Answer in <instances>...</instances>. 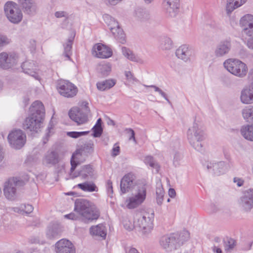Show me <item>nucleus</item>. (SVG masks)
<instances>
[{"label":"nucleus","instance_id":"f257e3e1","mask_svg":"<svg viewBox=\"0 0 253 253\" xmlns=\"http://www.w3.org/2000/svg\"><path fill=\"white\" fill-rule=\"evenodd\" d=\"M75 211L84 222L97 219L100 215V212L96 206L91 202L83 199L75 201Z\"/></svg>","mask_w":253,"mask_h":253},{"label":"nucleus","instance_id":"f03ea898","mask_svg":"<svg viewBox=\"0 0 253 253\" xmlns=\"http://www.w3.org/2000/svg\"><path fill=\"white\" fill-rule=\"evenodd\" d=\"M147 187L145 180L138 181L135 186V192L126 199V207L132 209L140 205L146 199Z\"/></svg>","mask_w":253,"mask_h":253},{"label":"nucleus","instance_id":"7ed1b4c3","mask_svg":"<svg viewBox=\"0 0 253 253\" xmlns=\"http://www.w3.org/2000/svg\"><path fill=\"white\" fill-rule=\"evenodd\" d=\"M187 138L190 145L197 151H201L203 147L202 141L205 138L204 131L197 123L189 128Z\"/></svg>","mask_w":253,"mask_h":253},{"label":"nucleus","instance_id":"20e7f679","mask_svg":"<svg viewBox=\"0 0 253 253\" xmlns=\"http://www.w3.org/2000/svg\"><path fill=\"white\" fill-rule=\"evenodd\" d=\"M223 65L231 74L239 78L245 77L248 73V69L246 64L238 59H227Z\"/></svg>","mask_w":253,"mask_h":253},{"label":"nucleus","instance_id":"39448f33","mask_svg":"<svg viewBox=\"0 0 253 253\" xmlns=\"http://www.w3.org/2000/svg\"><path fill=\"white\" fill-rule=\"evenodd\" d=\"M24 185V181L19 178H9L4 183L3 187V193L5 198L9 201H15L17 197V188Z\"/></svg>","mask_w":253,"mask_h":253},{"label":"nucleus","instance_id":"423d86ee","mask_svg":"<svg viewBox=\"0 0 253 253\" xmlns=\"http://www.w3.org/2000/svg\"><path fill=\"white\" fill-rule=\"evenodd\" d=\"M153 212H145L136 215L134 221V225L142 229L144 234L149 233L153 228Z\"/></svg>","mask_w":253,"mask_h":253},{"label":"nucleus","instance_id":"0eeeda50","mask_svg":"<svg viewBox=\"0 0 253 253\" xmlns=\"http://www.w3.org/2000/svg\"><path fill=\"white\" fill-rule=\"evenodd\" d=\"M4 12L8 20L13 24L19 23L23 18V14L17 4L12 1L7 2L4 7Z\"/></svg>","mask_w":253,"mask_h":253},{"label":"nucleus","instance_id":"6e6552de","mask_svg":"<svg viewBox=\"0 0 253 253\" xmlns=\"http://www.w3.org/2000/svg\"><path fill=\"white\" fill-rule=\"evenodd\" d=\"M182 244L177 235L174 234L164 236L159 240L161 248L167 253H170L177 249Z\"/></svg>","mask_w":253,"mask_h":253},{"label":"nucleus","instance_id":"1a4fd4ad","mask_svg":"<svg viewBox=\"0 0 253 253\" xmlns=\"http://www.w3.org/2000/svg\"><path fill=\"white\" fill-rule=\"evenodd\" d=\"M7 139L11 147L15 149H20L24 146L26 142V136L21 129H14L9 133Z\"/></svg>","mask_w":253,"mask_h":253},{"label":"nucleus","instance_id":"9d476101","mask_svg":"<svg viewBox=\"0 0 253 253\" xmlns=\"http://www.w3.org/2000/svg\"><path fill=\"white\" fill-rule=\"evenodd\" d=\"M57 88L61 95L68 98L74 97L78 91L74 84L65 80H61L58 82Z\"/></svg>","mask_w":253,"mask_h":253},{"label":"nucleus","instance_id":"9b49d317","mask_svg":"<svg viewBox=\"0 0 253 253\" xmlns=\"http://www.w3.org/2000/svg\"><path fill=\"white\" fill-rule=\"evenodd\" d=\"M19 61L18 55L14 52L0 53V68L7 69L16 65Z\"/></svg>","mask_w":253,"mask_h":253},{"label":"nucleus","instance_id":"f8f14e48","mask_svg":"<svg viewBox=\"0 0 253 253\" xmlns=\"http://www.w3.org/2000/svg\"><path fill=\"white\" fill-rule=\"evenodd\" d=\"M42 121L41 117L30 115L25 119L23 124V128L31 132H38L41 128Z\"/></svg>","mask_w":253,"mask_h":253},{"label":"nucleus","instance_id":"ddd939ff","mask_svg":"<svg viewBox=\"0 0 253 253\" xmlns=\"http://www.w3.org/2000/svg\"><path fill=\"white\" fill-rule=\"evenodd\" d=\"M240 24L243 27V33L253 38V15L246 14L240 20Z\"/></svg>","mask_w":253,"mask_h":253},{"label":"nucleus","instance_id":"4468645a","mask_svg":"<svg viewBox=\"0 0 253 253\" xmlns=\"http://www.w3.org/2000/svg\"><path fill=\"white\" fill-rule=\"evenodd\" d=\"M56 253H76V248L72 243L68 240L63 239L58 241L55 245Z\"/></svg>","mask_w":253,"mask_h":253},{"label":"nucleus","instance_id":"2eb2a0df","mask_svg":"<svg viewBox=\"0 0 253 253\" xmlns=\"http://www.w3.org/2000/svg\"><path fill=\"white\" fill-rule=\"evenodd\" d=\"M239 204L246 211H250L253 208V189L245 191L240 198Z\"/></svg>","mask_w":253,"mask_h":253},{"label":"nucleus","instance_id":"dca6fc26","mask_svg":"<svg viewBox=\"0 0 253 253\" xmlns=\"http://www.w3.org/2000/svg\"><path fill=\"white\" fill-rule=\"evenodd\" d=\"M135 176L132 173H128L126 174L122 179L121 181V191L124 194L128 192L133 187L135 189V184L134 182Z\"/></svg>","mask_w":253,"mask_h":253},{"label":"nucleus","instance_id":"f3484780","mask_svg":"<svg viewBox=\"0 0 253 253\" xmlns=\"http://www.w3.org/2000/svg\"><path fill=\"white\" fill-rule=\"evenodd\" d=\"M231 48V42L229 40H225L219 42L214 48V55L216 57H222L227 54Z\"/></svg>","mask_w":253,"mask_h":253},{"label":"nucleus","instance_id":"a211bd4d","mask_svg":"<svg viewBox=\"0 0 253 253\" xmlns=\"http://www.w3.org/2000/svg\"><path fill=\"white\" fill-rule=\"evenodd\" d=\"M92 54L98 58H108L112 55V51L108 47L98 43L94 45L92 48Z\"/></svg>","mask_w":253,"mask_h":253},{"label":"nucleus","instance_id":"6ab92c4d","mask_svg":"<svg viewBox=\"0 0 253 253\" xmlns=\"http://www.w3.org/2000/svg\"><path fill=\"white\" fill-rule=\"evenodd\" d=\"M69 116L71 119L76 122L78 125L84 124L88 120L87 116L77 107L71 109L69 112Z\"/></svg>","mask_w":253,"mask_h":253},{"label":"nucleus","instance_id":"aec40b11","mask_svg":"<svg viewBox=\"0 0 253 253\" xmlns=\"http://www.w3.org/2000/svg\"><path fill=\"white\" fill-rule=\"evenodd\" d=\"M240 99L243 104L253 103V82L241 90Z\"/></svg>","mask_w":253,"mask_h":253},{"label":"nucleus","instance_id":"412c9836","mask_svg":"<svg viewBox=\"0 0 253 253\" xmlns=\"http://www.w3.org/2000/svg\"><path fill=\"white\" fill-rule=\"evenodd\" d=\"M81 150L78 149H77L72 156L71 159V167L70 169L71 171H74L78 165L84 163L86 160L87 154H84Z\"/></svg>","mask_w":253,"mask_h":253},{"label":"nucleus","instance_id":"4be33fe9","mask_svg":"<svg viewBox=\"0 0 253 253\" xmlns=\"http://www.w3.org/2000/svg\"><path fill=\"white\" fill-rule=\"evenodd\" d=\"M93 169L91 166L87 165L81 167L80 171L78 172L70 171V176L71 178H74L78 176H81L82 179H85L88 177H92L93 175Z\"/></svg>","mask_w":253,"mask_h":253},{"label":"nucleus","instance_id":"5701e85b","mask_svg":"<svg viewBox=\"0 0 253 253\" xmlns=\"http://www.w3.org/2000/svg\"><path fill=\"white\" fill-rule=\"evenodd\" d=\"M109 25L110 29L115 38L120 42L124 43L125 41V34L123 30L119 27L118 22L113 19L112 20V23Z\"/></svg>","mask_w":253,"mask_h":253},{"label":"nucleus","instance_id":"b1692460","mask_svg":"<svg viewBox=\"0 0 253 253\" xmlns=\"http://www.w3.org/2000/svg\"><path fill=\"white\" fill-rule=\"evenodd\" d=\"M192 53V50L188 45L183 44L176 49L175 54L178 58L186 62L189 60Z\"/></svg>","mask_w":253,"mask_h":253},{"label":"nucleus","instance_id":"393cba45","mask_svg":"<svg viewBox=\"0 0 253 253\" xmlns=\"http://www.w3.org/2000/svg\"><path fill=\"white\" fill-rule=\"evenodd\" d=\"M31 115L35 117H41L43 119L45 110L43 104L40 101H36L33 102L30 108Z\"/></svg>","mask_w":253,"mask_h":253},{"label":"nucleus","instance_id":"a878e982","mask_svg":"<svg viewBox=\"0 0 253 253\" xmlns=\"http://www.w3.org/2000/svg\"><path fill=\"white\" fill-rule=\"evenodd\" d=\"M24 12L28 14H33L36 11V5L32 0H18Z\"/></svg>","mask_w":253,"mask_h":253},{"label":"nucleus","instance_id":"bb28decb","mask_svg":"<svg viewBox=\"0 0 253 253\" xmlns=\"http://www.w3.org/2000/svg\"><path fill=\"white\" fill-rule=\"evenodd\" d=\"M247 0H226V11L230 14L235 9L241 6L246 3Z\"/></svg>","mask_w":253,"mask_h":253},{"label":"nucleus","instance_id":"cd10ccee","mask_svg":"<svg viewBox=\"0 0 253 253\" xmlns=\"http://www.w3.org/2000/svg\"><path fill=\"white\" fill-rule=\"evenodd\" d=\"M22 68L25 73L31 75L36 79L38 78V75L36 72V68L33 61H26L22 63Z\"/></svg>","mask_w":253,"mask_h":253},{"label":"nucleus","instance_id":"c85d7f7f","mask_svg":"<svg viewBox=\"0 0 253 253\" xmlns=\"http://www.w3.org/2000/svg\"><path fill=\"white\" fill-rule=\"evenodd\" d=\"M59 161L58 154L55 151H48L43 159V164L46 165H55L58 163Z\"/></svg>","mask_w":253,"mask_h":253},{"label":"nucleus","instance_id":"c756f323","mask_svg":"<svg viewBox=\"0 0 253 253\" xmlns=\"http://www.w3.org/2000/svg\"><path fill=\"white\" fill-rule=\"evenodd\" d=\"M207 169H212L214 173L217 175H219L224 173L226 171L227 166L224 162H219L214 164L208 165Z\"/></svg>","mask_w":253,"mask_h":253},{"label":"nucleus","instance_id":"7c9ffc66","mask_svg":"<svg viewBox=\"0 0 253 253\" xmlns=\"http://www.w3.org/2000/svg\"><path fill=\"white\" fill-rule=\"evenodd\" d=\"M90 232L93 235L100 236L103 238H105L106 236V229L103 224L92 226L90 228Z\"/></svg>","mask_w":253,"mask_h":253},{"label":"nucleus","instance_id":"2f4dec72","mask_svg":"<svg viewBox=\"0 0 253 253\" xmlns=\"http://www.w3.org/2000/svg\"><path fill=\"white\" fill-rule=\"evenodd\" d=\"M241 133L245 139L253 141V124L243 126L241 129Z\"/></svg>","mask_w":253,"mask_h":253},{"label":"nucleus","instance_id":"473e14b6","mask_svg":"<svg viewBox=\"0 0 253 253\" xmlns=\"http://www.w3.org/2000/svg\"><path fill=\"white\" fill-rule=\"evenodd\" d=\"M33 207L29 204H21L19 206L13 207L12 210L13 211L21 214H29L33 211Z\"/></svg>","mask_w":253,"mask_h":253},{"label":"nucleus","instance_id":"72a5a7b5","mask_svg":"<svg viewBox=\"0 0 253 253\" xmlns=\"http://www.w3.org/2000/svg\"><path fill=\"white\" fill-rule=\"evenodd\" d=\"M116 84V81L113 79L106 80L105 81L97 83V88L101 91H104L112 88Z\"/></svg>","mask_w":253,"mask_h":253},{"label":"nucleus","instance_id":"f704fd0d","mask_svg":"<svg viewBox=\"0 0 253 253\" xmlns=\"http://www.w3.org/2000/svg\"><path fill=\"white\" fill-rule=\"evenodd\" d=\"M122 52L123 55L128 60L133 62H141V60L135 55L130 49L126 47H123Z\"/></svg>","mask_w":253,"mask_h":253},{"label":"nucleus","instance_id":"c9c22d12","mask_svg":"<svg viewBox=\"0 0 253 253\" xmlns=\"http://www.w3.org/2000/svg\"><path fill=\"white\" fill-rule=\"evenodd\" d=\"M61 232V230L57 225L49 226L46 232V237L52 239L56 238Z\"/></svg>","mask_w":253,"mask_h":253},{"label":"nucleus","instance_id":"e433bc0d","mask_svg":"<svg viewBox=\"0 0 253 253\" xmlns=\"http://www.w3.org/2000/svg\"><path fill=\"white\" fill-rule=\"evenodd\" d=\"M244 119L250 123H253V106L245 107L242 111Z\"/></svg>","mask_w":253,"mask_h":253},{"label":"nucleus","instance_id":"4c0bfd02","mask_svg":"<svg viewBox=\"0 0 253 253\" xmlns=\"http://www.w3.org/2000/svg\"><path fill=\"white\" fill-rule=\"evenodd\" d=\"M159 42V47L163 50H169L172 47V42L169 37H162Z\"/></svg>","mask_w":253,"mask_h":253},{"label":"nucleus","instance_id":"58836bf2","mask_svg":"<svg viewBox=\"0 0 253 253\" xmlns=\"http://www.w3.org/2000/svg\"><path fill=\"white\" fill-rule=\"evenodd\" d=\"M77 186L83 191L86 192H91L98 191V188L92 182H85L83 183L78 184Z\"/></svg>","mask_w":253,"mask_h":253},{"label":"nucleus","instance_id":"ea45409f","mask_svg":"<svg viewBox=\"0 0 253 253\" xmlns=\"http://www.w3.org/2000/svg\"><path fill=\"white\" fill-rule=\"evenodd\" d=\"M156 193L157 203L159 205H161L164 200L165 191L161 183L157 184Z\"/></svg>","mask_w":253,"mask_h":253},{"label":"nucleus","instance_id":"a19ab883","mask_svg":"<svg viewBox=\"0 0 253 253\" xmlns=\"http://www.w3.org/2000/svg\"><path fill=\"white\" fill-rule=\"evenodd\" d=\"M73 41V38L69 39L67 41L63 44L64 46V55L68 59H70L71 55L72 45Z\"/></svg>","mask_w":253,"mask_h":253},{"label":"nucleus","instance_id":"79ce46f5","mask_svg":"<svg viewBox=\"0 0 253 253\" xmlns=\"http://www.w3.org/2000/svg\"><path fill=\"white\" fill-rule=\"evenodd\" d=\"M180 4L179 1L171 3L168 8H164L167 13H169L170 16H175L177 13Z\"/></svg>","mask_w":253,"mask_h":253},{"label":"nucleus","instance_id":"37998d69","mask_svg":"<svg viewBox=\"0 0 253 253\" xmlns=\"http://www.w3.org/2000/svg\"><path fill=\"white\" fill-rule=\"evenodd\" d=\"M94 144L92 141H89L86 142L84 145H82L79 150H81V151L84 154L92 153L93 151Z\"/></svg>","mask_w":253,"mask_h":253},{"label":"nucleus","instance_id":"c03bdc74","mask_svg":"<svg viewBox=\"0 0 253 253\" xmlns=\"http://www.w3.org/2000/svg\"><path fill=\"white\" fill-rule=\"evenodd\" d=\"M98 69L103 76H106L111 71V65L109 63L101 64L99 65Z\"/></svg>","mask_w":253,"mask_h":253},{"label":"nucleus","instance_id":"a18cd8bd","mask_svg":"<svg viewBox=\"0 0 253 253\" xmlns=\"http://www.w3.org/2000/svg\"><path fill=\"white\" fill-rule=\"evenodd\" d=\"M136 16L141 20H148L150 18V15L148 12L143 10L138 9L136 11Z\"/></svg>","mask_w":253,"mask_h":253},{"label":"nucleus","instance_id":"49530a36","mask_svg":"<svg viewBox=\"0 0 253 253\" xmlns=\"http://www.w3.org/2000/svg\"><path fill=\"white\" fill-rule=\"evenodd\" d=\"M144 163L148 165H149L151 168L156 169L158 171L159 166L158 164L154 161L153 158L150 156H146L144 160Z\"/></svg>","mask_w":253,"mask_h":253},{"label":"nucleus","instance_id":"de8ad7c7","mask_svg":"<svg viewBox=\"0 0 253 253\" xmlns=\"http://www.w3.org/2000/svg\"><path fill=\"white\" fill-rule=\"evenodd\" d=\"M89 131H81V132H77V131H71L68 132L67 133V135L74 138H77L80 137L83 135H85L89 133Z\"/></svg>","mask_w":253,"mask_h":253},{"label":"nucleus","instance_id":"09e8293b","mask_svg":"<svg viewBox=\"0 0 253 253\" xmlns=\"http://www.w3.org/2000/svg\"><path fill=\"white\" fill-rule=\"evenodd\" d=\"M78 108H80V110L87 116L90 112V110L88 107V103L86 101H83L81 103L80 107Z\"/></svg>","mask_w":253,"mask_h":253},{"label":"nucleus","instance_id":"8fccbe9b","mask_svg":"<svg viewBox=\"0 0 253 253\" xmlns=\"http://www.w3.org/2000/svg\"><path fill=\"white\" fill-rule=\"evenodd\" d=\"M92 129L93 131V136L95 137H100L103 132V128L101 126H94Z\"/></svg>","mask_w":253,"mask_h":253},{"label":"nucleus","instance_id":"3c124183","mask_svg":"<svg viewBox=\"0 0 253 253\" xmlns=\"http://www.w3.org/2000/svg\"><path fill=\"white\" fill-rule=\"evenodd\" d=\"M235 246V241L233 239H230L225 245V250L227 251L232 250Z\"/></svg>","mask_w":253,"mask_h":253},{"label":"nucleus","instance_id":"603ef678","mask_svg":"<svg viewBox=\"0 0 253 253\" xmlns=\"http://www.w3.org/2000/svg\"><path fill=\"white\" fill-rule=\"evenodd\" d=\"M125 75L126 79L129 82L134 83L138 81L137 79L134 76L133 74L130 71H125Z\"/></svg>","mask_w":253,"mask_h":253},{"label":"nucleus","instance_id":"864d4df0","mask_svg":"<svg viewBox=\"0 0 253 253\" xmlns=\"http://www.w3.org/2000/svg\"><path fill=\"white\" fill-rule=\"evenodd\" d=\"M10 42V40L5 36L0 35V47L3 46Z\"/></svg>","mask_w":253,"mask_h":253},{"label":"nucleus","instance_id":"5fc2aeb1","mask_svg":"<svg viewBox=\"0 0 253 253\" xmlns=\"http://www.w3.org/2000/svg\"><path fill=\"white\" fill-rule=\"evenodd\" d=\"M178 1H179V0H164L162 3L163 7L164 8H168L171 3Z\"/></svg>","mask_w":253,"mask_h":253},{"label":"nucleus","instance_id":"6e6d98bb","mask_svg":"<svg viewBox=\"0 0 253 253\" xmlns=\"http://www.w3.org/2000/svg\"><path fill=\"white\" fill-rule=\"evenodd\" d=\"M126 133L129 135V139L131 140V139L136 142V140L135 138V133L134 131L131 128H127L126 130Z\"/></svg>","mask_w":253,"mask_h":253},{"label":"nucleus","instance_id":"4d7b16f0","mask_svg":"<svg viewBox=\"0 0 253 253\" xmlns=\"http://www.w3.org/2000/svg\"><path fill=\"white\" fill-rule=\"evenodd\" d=\"M107 192L109 194H112L113 193L112 182L110 180H108L106 183Z\"/></svg>","mask_w":253,"mask_h":253},{"label":"nucleus","instance_id":"13d9d810","mask_svg":"<svg viewBox=\"0 0 253 253\" xmlns=\"http://www.w3.org/2000/svg\"><path fill=\"white\" fill-rule=\"evenodd\" d=\"M222 245L221 244L216 245L214 244L213 246L212 247V250L213 252L216 253H222L221 250Z\"/></svg>","mask_w":253,"mask_h":253},{"label":"nucleus","instance_id":"bf43d9fd","mask_svg":"<svg viewBox=\"0 0 253 253\" xmlns=\"http://www.w3.org/2000/svg\"><path fill=\"white\" fill-rule=\"evenodd\" d=\"M55 16L57 18L67 17V13L63 11H57L55 13Z\"/></svg>","mask_w":253,"mask_h":253},{"label":"nucleus","instance_id":"052dcab7","mask_svg":"<svg viewBox=\"0 0 253 253\" xmlns=\"http://www.w3.org/2000/svg\"><path fill=\"white\" fill-rule=\"evenodd\" d=\"M65 217L67 218L72 219V220H78L80 217L79 215H76L75 213H71L65 215Z\"/></svg>","mask_w":253,"mask_h":253},{"label":"nucleus","instance_id":"680f3d73","mask_svg":"<svg viewBox=\"0 0 253 253\" xmlns=\"http://www.w3.org/2000/svg\"><path fill=\"white\" fill-rule=\"evenodd\" d=\"M120 153V147L118 146L115 145L112 151V156L113 157H116Z\"/></svg>","mask_w":253,"mask_h":253},{"label":"nucleus","instance_id":"e2e57ef3","mask_svg":"<svg viewBox=\"0 0 253 253\" xmlns=\"http://www.w3.org/2000/svg\"><path fill=\"white\" fill-rule=\"evenodd\" d=\"M234 182L235 183H237V185L238 186H241L243 185L244 183V180L242 179L241 178H238V177H235L234 178Z\"/></svg>","mask_w":253,"mask_h":253},{"label":"nucleus","instance_id":"0e129e2a","mask_svg":"<svg viewBox=\"0 0 253 253\" xmlns=\"http://www.w3.org/2000/svg\"><path fill=\"white\" fill-rule=\"evenodd\" d=\"M126 253H139L134 248L129 247L126 249Z\"/></svg>","mask_w":253,"mask_h":253},{"label":"nucleus","instance_id":"69168bd1","mask_svg":"<svg viewBox=\"0 0 253 253\" xmlns=\"http://www.w3.org/2000/svg\"><path fill=\"white\" fill-rule=\"evenodd\" d=\"M182 156L178 152L175 153L174 156V163H178L179 161L181 159Z\"/></svg>","mask_w":253,"mask_h":253},{"label":"nucleus","instance_id":"338daca9","mask_svg":"<svg viewBox=\"0 0 253 253\" xmlns=\"http://www.w3.org/2000/svg\"><path fill=\"white\" fill-rule=\"evenodd\" d=\"M247 46L251 49H253V38L251 37L247 41Z\"/></svg>","mask_w":253,"mask_h":253},{"label":"nucleus","instance_id":"774afa93","mask_svg":"<svg viewBox=\"0 0 253 253\" xmlns=\"http://www.w3.org/2000/svg\"><path fill=\"white\" fill-rule=\"evenodd\" d=\"M169 195L171 198H174L176 195V192L173 188H170L169 190Z\"/></svg>","mask_w":253,"mask_h":253}]
</instances>
